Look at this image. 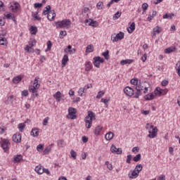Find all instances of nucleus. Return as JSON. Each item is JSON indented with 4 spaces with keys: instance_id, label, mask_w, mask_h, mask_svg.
I'll return each instance as SVG.
<instances>
[{
    "instance_id": "nucleus-1",
    "label": "nucleus",
    "mask_w": 180,
    "mask_h": 180,
    "mask_svg": "<svg viewBox=\"0 0 180 180\" xmlns=\"http://www.w3.org/2000/svg\"><path fill=\"white\" fill-rule=\"evenodd\" d=\"M56 29H70L71 27V20L64 19L60 21L55 22Z\"/></svg>"
},
{
    "instance_id": "nucleus-2",
    "label": "nucleus",
    "mask_w": 180,
    "mask_h": 180,
    "mask_svg": "<svg viewBox=\"0 0 180 180\" xmlns=\"http://www.w3.org/2000/svg\"><path fill=\"white\" fill-rule=\"evenodd\" d=\"M143 170V165L141 164L137 165L131 174H129L130 179H136L140 175V172Z\"/></svg>"
},
{
    "instance_id": "nucleus-3",
    "label": "nucleus",
    "mask_w": 180,
    "mask_h": 180,
    "mask_svg": "<svg viewBox=\"0 0 180 180\" xmlns=\"http://www.w3.org/2000/svg\"><path fill=\"white\" fill-rule=\"evenodd\" d=\"M105 63V59L101 56H95L93 58V64L96 68H101V64Z\"/></svg>"
},
{
    "instance_id": "nucleus-4",
    "label": "nucleus",
    "mask_w": 180,
    "mask_h": 180,
    "mask_svg": "<svg viewBox=\"0 0 180 180\" xmlns=\"http://www.w3.org/2000/svg\"><path fill=\"white\" fill-rule=\"evenodd\" d=\"M67 118L71 119V120H75L77 119V109L72 107L69 108Z\"/></svg>"
},
{
    "instance_id": "nucleus-5",
    "label": "nucleus",
    "mask_w": 180,
    "mask_h": 180,
    "mask_svg": "<svg viewBox=\"0 0 180 180\" xmlns=\"http://www.w3.org/2000/svg\"><path fill=\"white\" fill-rule=\"evenodd\" d=\"M135 89H136V92L134 95V98H135L136 99H139V98H140V96H141V91H143L144 89V86H143L140 84H136L135 86Z\"/></svg>"
},
{
    "instance_id": "nucleus-6",
    "label": "nucleus",
    "mask_w": 180,
    "mask_h": 180,
    "mask_svg": "<svg viewBox=\"0 0 180 180\" xmlns=\"http://www.w3.org/2000/svg\"><path fill=\"white\" fill-rule=\"evenodd\" d=\"M0 144L4 153H8V151H9V140L4 139L1 140Z\"/></svg>"
},
{
    "instance_id": "nucleus-7",
    "label": "nucleus",
    "mask_w": 180,
    "mask_h": 180,
    "mask_svg": "<svg viewBox=\"0 0 180 180\" xmlns=\"http://www.w3.org/2000/svg\"><path fill=\"white\" fill-rule=\"evenodd\" d=\"M39 79H40V78L39 77H36L34 79L33 85L29 86L28 88L39 89V88H40V82H39Z\"/></svg>"
},
{
    "instance_id": "nucleus-8",
    "label": "nucleus",
    "mask_w": 180,
    "mask_h": 180,
    "mask_svg": "<svg viewBox=\"0 0 180 180\" xmlns=\"http://www.w3.org/2000/svg\"><path fill=\"white\" fill-rule=\"evenodd\" d=\"M124 92L127 96H133L135 95L134 90L130 86H127L124 89Z\"/></svg>"
},
{
    "instance_id": "nucleus-9",
    "label": "nucleus",
    "mask_w": 180,
    "mask_h": 180,
    "mask_svg": "<svg viewBox=\"0 0 180 180\" xmlns=\"http://www.w3.org/2000/svg\"><path fill=\"white\" fill-rule=\"evenodd\" d=\"M148 133L149 134L148 135V137H149V139H155V137H157V133H158L157 127L153 128L152 131H148Z\"/></svg>"
},
{
    "instance_id": "nucleus-10",
    "label": "nucleus",
    "mask_w": 180,
    "mask_h": 180,
    "mask_svg": "<svg viewBox=\"0 0 180 180\" xmlns=\"http://www.w3.org/2000/svg\"><path fill=\"white\" fill-rule=\"evenodd\" d=\"M84 23L86 25V23H89V26H91L92 27H98V22L95 21L91 18L86 19L84 21Z\"/></svg>"
},
{
    "instance_id": "nucleus-11",
    "label": "nucleus",
    "mask_w": 180,
    "mask_h": 180,
    "mask_svg": "<svg viewBox=\"0 0 180 180\" xmlns=\"http://www.w3.org/2000/svg\"><path fill=\"white\" fill-rule=\"evenodd\" d=\"M110 151L113 154H118V155H120L122 154V153H123V150H122V148H117L115 145L111 146Z\"/></svg>"
},
{
    "instance_id": "nucleus-12",
    "label": "nucleus",
    "mask_w": 180,
    "mask_h": 180,
    "mask_svg": "<svg viewBox=\"0 0 180 180\" xmlns=\"http://www.w3.org/2000/svg\"><path fill=\"white\" fill-rule=\"evenodd\" d=\"M13 141L14 143H20L22 141V134L20 133H16L13 136Z\"/></svg>"
},
{
    "instance_id": "nucleus-13",
    "label": "nucleus",
    "mask_w": 180,
    "mask_h": 180,
    "mask_svg": "<svg viewBox=\"0 0 180 180\" xmlns=\"http://www.w3.org/2000/svg\"><path fill=\"white\" fill-rule=\"evenodd\" d=\"M22 160H23V156L20 154V155H15L13 156L12 161H13V162H14V164H18V163L20 162V161H22Z\"/></svg>"
},
{
    "instance_id": "nucleus-14",
    "label": "nucleus",
    "mask_w": 180,
    "mask_h": 180,
    "mask_svg": "<svg viewBox=\"0 0 180 180\" xmlns=\"http://www.w3.org/2000/svg\"><path fill=\"white\" fill-rule=\"evenodd\" d=\"M153 35L152 37H155L157 34H160V32H162V29L159 26H156L153 29Z\"/></svg>"
},
{
    "instance_id": "nucleus-15",
    "label": "nucleus",
    "mask_w": 180,
    "mask_h": 180,
    "mask_svg": "<svg viewBox=\"0 0 180 180\" xmlns=\"http://www.w3.org/2000/svg\"><path fill=\"white\" fill-rule=\"evenodd\" d=\"M64 51L68 54H75V49H72V46L69 45L67 48L64 49Z\"/></svg>"
},
{
    "instance_id": "nucleus-16",
    "label": "nucleus",
    "mask_w": 180,
    "mask_h": 180,
    "mask_svg": "<svg viewBox=\"0 0 180 180\" xmlns=\"http://www.w3.org/2000/svg\"><path fill=\"white\" fill-rule=\"evenodd\" d=\"M11 8H12L11 9L13 12L16 13H18V11H19V8H20V4H19V3L15 1L13 4V5L11 6Z\"/></svg>"
},
{
    "instance_id": "nucleus-17",
    "label": "nucleus",
    "mask_w": 180,
    "mask_h": 180,
    "mask_svg": "<svg viewBox=\"0 0 180 180\" xmlns=\"http://www.w3.org/2000/svg\"><path fill=\"white\" fill-rule=\"evenodd\" d=\"M145 101H153L154 98H155V94H154V92L149 93L144 96Z\"/></svg>"
},
{
    "instance_id": "nucleus-18",
    "label": "nucleus",
    "mask_w": 180,
    "mask_h": 180,
    "mask_svg": "<svg viewBox=\"0 0 180 180\" xmlns=\"http://www.w3.org/2000/svg\"><path fill=\"white\" fill-rule=\"evenodd\" d=\"M127 30L128 33H129V34H131V33H133V32L136 30V23H131V25H129V28L127 29Z\"/></svg>"
},
{
    "instance_id": "nucleus-19",
    "label": "nucleus",
    "mask_w": 180,
    "mask_h": 180,
    "mask_svg": "<svg viewBox=\"0 0 180 180\" xmlns=\"http://www.w3.org/2000/svg\"><path fill=\"white\" fill-rule=\"evenodd\" d=\"M174 51H176V47L175 46H170L165 49V54H169L171 53H174Z\"/></svg>"
},
{
    "instance_id": "nucleus-20",
    "label": "nucleus",
    "mask_w": 180,
    "mask_h": 180,
    "mask_svg": "<svg viewBox=\"0 0 180 180\" xmlns=\"http://www.w3.org/2000/svg\"><path fill=\"white\" fill-rule=\"evenodd\" d=\"M53 98H55L56 102H61V98H63V96H61V92L57 91L55 94H53Z\"/></svg>"
},
{
    "instance_id": "nucleus-21",
    "label": "nucleus",
    "mask_w": 180,
    "mask_h": 180,
    "mask_svg": "<svg viewBox=\"0 0 180 180\" xmlns=\"http://www.w3.org/2000/svg\"><path fill=\"white\" fill-rule=\"evenodd\" d=\"M155 96H161L162 95V89L159 86L156 87L153 91Z\"/></svg>"
},
{
    "instance_id": "nucleus-22",
    "label": "nucleus",
    "mask_w": 180,
    "mask_h": 180,
    "mask_svg": "<svg viewBox=\"0 0 180 180\" xmlns=\"http://www.w3.org/2000/svg\"><path fill=\"white\" fill-rule=\"evenodd\" d=\"M94 68V66L92 65V63L91 61H87L85 63V71H91Z\"/></svg>"
},
{
    "instance_id": "nucleus-23",
    "label": "nucleus",
    "mask_w": 180,
    "mask_h": 180,
    "mask_svg": "<svg viewBox=\"0 0 180 180\" xmlns=\"http://www.w3.org/2000/svg\"><path fill=\"white\" fill-rule=\"evenodd\" d=\"M103 129V127L101 125L97 126L94 131V133L96 136H99V134H101V131H102V129Z\"/></svg>"
},
{
    "instance_id": "nucleus-24",
    "label": "nucleus",
    "mask_w": 180,
    "mask_h": 180,
    "mask_svg": "<svg viewBox=\"0 0 180 180\" xmlns=\"http://www.w3.org/2000/svg\"><path fill=\"white\" fill-rule=\"evenodd\" d=\"M28 91L29 92H31V94H32V96H34L35 98H37L39 96L37 89H32L30 87H28Z\"/></svg>"
},
{
    "instance_id": "nucleus-25",
    "label": "nucleus",
    "mask_w": 180,
    "mask_h": 180,
    "mask_svg": "<svg viewBox=\"0 0 180 180\" xmlns=\"http://www.w3.org/2000/svg\"><path fill=\"white\" fill-rule=\"evenodd\" d=\"M113 136H115L113 132L109 131L108 133H107L105 135V140H107V141H110V140H112V139H113Z\"/></svg>"
},
{
    "instance_id": "nucleus-26",
    "label": "nucleus",
    "mask_w": 180,
    "mask_h": 180,
    "mask_svg": "<svg viewBox=\"0 0 180 180\" xmlns=\"http://www.w3.org/2000/svg\"><path fill=\"white\" fill-rule=\"evenodd\" d=\"M22 76L21 75H18L16 77H14L13 78V82L15 84L18 85V84H19V82H20L22 81Z\"/></svg>"
},
{
    "instance_id": "nucleus-27",
    "label": "nucleus",
    "mask_w": 180,
    "mask_h": 180,
    "mask_svg": "<svg viewBox=\"0 0 180 180\" xmlns=\"http://www.w3.org/2000/svg\"><path fill=\"white\" fill-rule=\"evenodd\" d=\"M53 147V143H51V145H49L43 151V155H47V154H49V153H50L51 151V148Z\"/></svg>"
},
{
    "instance_id": "nucleus-28",
    "label": "nucleus",
    "mask_w": 180,
    "mask_h": 180,
    "mask_svg": "<svg viewBox=\"0 0 180 180\" xmlns=\"http://www.w3.org/2000/svg\"><path fill=\"white\" fill-rule=\"evenodd\" d=\"M69 60L70 59L68 58V55H64L62 59V67H65V65H67V63H68Z\"/></svg>"
},
{
    "instance_id": "nucleus-29",
    "label": "nucleus",
    "mask_w": 180,
    "mask_h": 180,
    "mask_svg": "<svg viewBox=\"0 0 180 180\" xmlns=\"http://www.w3.org/2000/svg\"><path fill=\"white\" fill-rule=\"evenodd\" d=\"M51 13H52V17L51 15H50V13L47 14V19L48 20H49L50 22H53V20H54V19H56V11H53V12Z\"/></svg>"
},
{
    "instance_id": "nucleus-30",
    "label": "nucleus",
    "mask_w": 180,
    "mask_h": 180,
    "mask_svg": "<svg viewBox=\"0 0 180 180\" xmlns=\"http://www.w3.org/2000/svg\"><path fill=\"white\" fill-rule=\"evenodd\" d=\"M29 31L30 32L31 34H37V27L34 26V25H32L30 28H29Z\"/></svg>"
},
{
    "instance_id": "nucleus-31",
    "label": "nucleus",
    "mask_w": 180,
    "mask_h": 180,
    "mask_svg": "<svg viewBox=\"0 0 180 180\" xmlns=\"http://www.w3.org/2000/svg\"><path fill=\"white\" fill-rule=\"evenodd\" d=\"M134 61L133 59L122 60L120 61L121 65H126V64H131Z\"/></svg>"
},
{
    "instance_id": "nucleus-32",
    "label": "nucleus",
    "mask_w": 180,
    "mask_h": 180,
    "mask_svg": "<svg viewBox=\"0 0 180 180\" xmlns=\"http://www.w3.org/2000/svg\"><path fill=\"white\" fill-rule=\"evenodd\" d=\"M0 45L8 46V40H6V38L0 36Z\"/></svg>"
},
{
    "instance_id": "nucleus-33",
    "label": "nucleus",
    "mask_w": 180,
    "mask_h": 180,
    "mask_svg": "<svg viewBox=\"0 0 180 180\" xmlns=\"http://www.w3.org/2000/svg\"><path fill=\"white\" fill-rule=\"evenodd\" d=\"M51 10V6L50 5H48L45 7V10L43 11L42 15H49L50 13V11Z\"/></svg>"
},
{
    "instance_id": "nucleus-34",
    "label": "nucleus",
    "mask_w": 180,
    "mask_h": 180,
    "mask_svg": "<svg viewBox=\"0 0 180 180\" xmlns=\"http://www.w3.org/2000/svg\"><path fill=\"white\" fill-rule=\"evenodd\" d=\"M157 15V11H153L152 14H149L148 16V22H151L154 18H155Z\"/></svg>"
},
{
    "instance_id": "nucleus-35",
    "label": "nucleus",
    "mask_w": 180,
    "mask_h": 180,
    "mask_svg": "<svg viewBox=\"0 0 180 180\" xmlns=\"http://www.w3.org/2000/svg\"><path fill=\"white\" fill-rule=\"evenodd\" d=\"M86 117H89L91 120H95V119H96L94 112L92 111H88V116Z\"/></svg>"
},
{
    "instance_id": "nucleus-36",
    "label": "nucleus",
    "mask_w": 180,
    "mask_h": 180,
    "mask_svg": "<svg viewBox=\"0 0 180 180\" xmlns=\"http://www.w3.org/2000/svg\"><path fill=\"white\" fill-rule=\"evenodd\" d=\"M174 16H175V14H174L173 13H166L165 15H164L162 16V18L163 19H172V18H174Z\"/></svg>"
},
{
    "instance_id": "nucleus-37",
    "label": "nucleus",
    "mask_w": 180,
    "mask_h": 180,
    "mask_svg": "<svg viewBox=\"0 0 180 180\" xmlns=\"http://www.w3.org/2000/svg\"><path fill=\"white\" fill-rule=\"evenodd\" d=\"M31 136L33 137L39 136V129H34L31 131Z\"/></svg>"
},
{
    "instance_id": "nucleus-38",
    "label": "nucleus",
    "mask_w": 180,
    "mask_h": 180,
    "mask_svg": "<svg viewBox=\"0 0 180 180\" xmlns=\"http://www.w3.org/2000/svg\"><path fill=\"white\" fill-rule=\"evenodd\" d=\"M44 168V167H43L41 166H37L35 167V171H36V172H37V174H39L41 175V174H43Z\"/></svg>"
},
{
    "instance_id": "nucleus-39",
    "label": "nucleus",
    "mask_w": 180,
    "mask_h": 180,
    "mask_svg": "<svg viewBox=\"0 0 180 180\" xmlns=\"http://www.w3.org/2000/svg\"><path fill=\"white\" fill-rule=\"evenodd\" d=\"M116 36L118 40H123V39H124V32H120L118 34H116Z\"/></svg>"
},
{
    "instance_id": "nucleus-40",
    "label": "nucleus",
    "mask_w": 180,
    "mask_h": 180,
    "mask_svg": "<svg viewBox=\"0 0 180 180\" xmlns=\"http://www.w3.org/2000/svg\"><path fill=\"white\" fill-rule=\"evenodd\" d=\"M94 46L92 44L88 45L86 48V53H93Z\"/></svg>"
},
{
    "instance_id": "nucleus-41",
    "label": "nucleus",
    "mask_w": 180,
    "mask_h": 180,
    "mask_svg": "<svg viewBox=\"0 0 180 180\" xmlns=\"http://www.w3.org/2000/svg\"><path fill=\"white\" fill-rule=\"evenodd\" d=\"M105 165H106L108 169H109L110 171H112V169H113V165L109 161H105Z\"/></svg>"
},
{
    "instance_id": "nucleus-42",
    "label": "nucleus",
    "mask_w": 180,
    "mask_h": 180,
    "mask_svg": "<svg viewBox=\"0 0 180 180\" xmlns=\"http://www.w3.org/2000/svg\"><path fill=\"white\" fill-rule=\"evenodd\" d=\"M101 55L104 56L105 60H109V50H106L105 52H103Z\"/></svg>"
},
{
    "instance_id": "nucleus-43",
    "label": "nucleus",
    "mask_w": 180,
    "mask_h": 180,
    "mask_svg": "<svg viewBox=\"0 0 180 180\" xmlns=\"http://www.w3.org/2000/svg\"><path fill=\"white\" fill-rule=\"evenodd\" d=\"M140 160H141V154L140 153L133 158V161H134V162H139Z\"/></svg>"
},
{
    "instance_id": "nucleus-44",
    "label": "nucleus",
    "mask_w": 180,
    "mask_h": 180,
    "mask_svg": "<svg viewBox=\"0 0 180 180\" xmlns=\"http://www.w3.org/2000/svg\"><path fill=\"white\" fill-rule=\"evenodd\" d=\"M25 127H26V124H25V123H20L18 127L19 131L21 132H22L23 130H25Z\"/></svg>"
},
{
    "instance_id": "nucleus-45",
    "label": "nucleus",
    "mask_w": 180,
    "mask_h": 180,
    "mask_svg": "<svg viewBox=\"0 0 180 180\" xmlns=\"http://www.w3.org/2000/svg\"><path fill=\"white\" fill-rule=\"evenodd\" d=\"M110 101V98H101V102H102L103 104H105L106 108H108V103H109Z\"/></svg>"
},
{
    "instance_id": "nucleus-46",
    "label": "nucleus",
    "mask_w": 180,
    "mask_h": 180,
    "mask_svg": "<svg viewBox=\"0 0 180 180\" xmlns=\"http://www.w3.org/2000/svg\"><path fill=\"white\" fill-rule=\"evenodd\" d=\"M122 16V12L117 11L114 15H113V20H117V19H119Z\"/></svg>"
},
{
    "instance_id": "nucleus-47",
    "label": "nucleus",
    "mask_w": 180,
    "mask_h": 180,
    "mask_svg": "<svg viewBox=\"0 0 180 180\" xmlns=\"http://www.w3.org/2000/svg\"><path fill=\"white\" fill-rule=\"evenodd\" d=\"M103 95H105V91H100L98 92L97 96H96V99H101V98H102V96H103Z\"/></svg>"
},
{
    "instance_id": "nucleus-48",
    "label": "nucleus",
    "mask_w": 180,
    "mask_h": 180,
    "mask_svg": "<svg viewBox=\"0 0 180 180\" xmlns=\"http://www.w3.org/2000/svg\"><path fill=\"white\" fill-rule=\"evenodd\" d=\"M44 148V144H39L37 146V151H38L39 153H41V151H43Z\"/></svg>"
},
{
    "instance_id": "nucleus-49",
    "label": "nucleus",
    "mask_w": 180,
    "mask_h": 180,
    "mask_svg": "<svg viewBox=\"0 0 180 180\" xmlns=\"http://www.w3.org/2000/svg\"><path fill=\"white\" fill-rule=\"evenodd\" d=\"M131 85H134L135 86L139 84V79L137 78H133L130 81Z\"/></svg>"
},
{
    "instance_id": "nucleus-50",
    "label": "nucleus",
    "mask_w": 180,
    "mask_h": 180,
    "mask_svg": "<svg viewBox=\"0 0 180 180\" xmlns=\"http://www.w3.org/2000/svg\"><path fill=\"white\" fill-rule=\"evenodd\" d=\"M53 46V44L51 43V41H47V48L45 50L46 52L50 51L51 50V46Z\"/></svg>"
},
{
    "instance_id": "nucleus-51",
    "label": "nucleus",
    "mask_w": 180,
    "mask_h": 180,
    "mask_svg": "<svg viewBox=\"0 0 180 180\" xmlns=\"http://www.w3.org/2000/svg\"><path fill=\"white\" fill-rule=\"evenodd\" d=\"M6 19H13L15 15L12 13H8L7 14H4Z\"/></svg>"
},
{
    "instance_id": "nucleus-52",
    "label": "nucleus",
    "mask_w": 180,
    "mask_h": 180,
    "mask_svg": "<svg viewBox=\"0 0 180 180\" xmlns=\"http://www.w3.org/2000/svg\"><path fill=\"white\" fill-rule=\"evenodd\" d=\"M70 155L72 158H73L74 160H77V152H75V150H71Z\"/></svg>"
},
{
    "instance_id": "nucleus-53",
    "label": "nucleus",
    "mask_w": 180,
    "mask_h": 180,
    "mask_svg": "<svg viewBox=\"0 0 180 180\" xmlns=\"http://www.w3.org/2000/svg\"><path fill=\"white\" fill-rule=\"evenodd\" d=\"M131 158H133V156L131 155H128L127 156V160H126L127 164H131Z\"/></svg>"
},
{
    "instance_id": "nucleus-54",
    "label": "nucleus",
    "mask_w": 180,
    "mask_h": 180,
    "mask_svg": "<svg viewBox=\"0 0 180 180\" xmlns=\"http://www.w3.org/2000/svg\"><path fill=\"white\" fill-rule=\"evenodd\" d=\"M60 39H64V37H65V36H67V31L64 30V31H60Z\"/></svg>"
},
{
    "instance_id": "nucleus-55",
    "label": "nucleus",
    "mask_w": 180,
    "mask_h": 180,
    "mask_svg": "<svg viewBox=\"0 0 180 180\" xmlns=\"http://www.w3.org/2000/svg\"><path fill=\"white\" fill-rule=\"evenodd\" d=\"M28 44H29L28 46H30V48L32 49V47H34V44H36V39H32L28 42Z\"/></svg>"
},
{
    "instance_id": "nucleus-56",
    "label": "nucleus",
    "mask_w": 180,
    "mask_h": 180,
    "mask_svg": "<svg viewBox=\"0 0 180 180\" xmlns=\"http://www.w3.org/2000/svg\"><path fill=\"white\" fill-rule=\"evenodd\" d=\"M142 9H143V12H146V11L148 9V4L147 3H143L142 4Z\"/></svg>"
},
{
    "instance_id": "nucleus-57",
    "label": "nucleus",
    "mask_w": 180,
    "mask_h": 180,
    "mask_svg": "<svg viewBox=\"0 0 180 180\" xmlns=\"http://www.w3.org/2000/svg\"><path fill=\"white\" fill-rule=\"evenodd\" d=\"M146 129L147 130L151 131V129H152V130L154 129V125L150 124V123H147V124H146Z\"/></svg>"
},
{
    "instance_id": "nucleus-58",
    "label": "nucleus",
    "mask_w": 180,
    "mask_h": 180,
    "mask_svg": "<svg viewBox=\"0 0 180 180\" xmlns=\"http://www.w3.org/2000/svg\"><path fill=\"white\" fill-rule=\"evenodd\" d=\"M103 5V2L102 1H99L98 3H97L96 4V8L98 11H101V9H102V6Z\"/></svg>"
},
{
    "instance_id": "nucleus-59",
    "label": "nucleus",
    "mask_w": 180,
    "mask_h": 180,
    "mask_svg": "<svg viewBox=\"0 0 180 180\" xmlns=\"http://www.w3.org/2000/svg\"><path fill=\"white\" fill-rule=\"evenodd\" d=\"M49 120H50V117H46L43 120V126H47V123H49Z\"/></svg>"
},
{
    "instance_id": "nucleus-60",
    "label": "nucleus",
    "mask_w": 180,
    "mask_h": 180,
    "mask_svg": "<svg viewBox=\"0 0 180 180\" xmlns=\"http://www.w3.org/2000/svg\"><path fill=\"white\" fill-rule=\"evenodd\" d=\"M84 93H85V90L84 89V88H80L78 91V94L79 96H82V95H84Z\"/></svg>"
},
{
    "instance_id": "nucleus-61",
    "label": "nucleus",
    "mask_w": 180,
    "mask_h": 180,
    "mask_svg": "<svg viewBox=\"0 0 180 180\" xmlns=\"http://www.w3.org/2000/svg\"><path fill=\"white\" fill-rule=\"evenodd\" d=\"M27 95H29V91H27V90H23L21 92V96H27Z\"/></svg>"
},
{
    "instance_id": "nucleus-62",
    "label": "nucleus",
    "mask_w": 180,
    "mask_h": 180,
    "mask_svg": "<svg viewBox=\"0 0 180 180\" xmlns=\"http://www.w3.org/2000/svg\"><path fill=\"white\" fill-rule=\"evenodd\" d=\"M169 84V82L168 80H162V82H161V86H167V85H168Z\"/></svg>"
},
{
    "instance_id": "nucleus-63",
    "label": "nucleus",
    "mask_w": 180,
    "mask_h": 180,
    "mask_svg": "<svg viewBox=\"0 0 180 180\" xmlns=\"http://www.w3.org/2000/svg\"><path fill=\"white\" fill-rule=\"evenodd\" d=\"M92 120H91V118H89V117H86L84 118V122H85V123H92Z\"/></svg>"
},
{
    "instance_id": "nucleus-64",
    "label": "nucleus",
    "mask_w": 180,
    "mask_h": 180,
    "mask_svg": "<svg viewBox=\"0 0 180 180\" xmlns=\"http://www.w3.org/2000/svg\"><path fill=\"white\" fill-rule=\"evenodd\" d=\"M158 180H165V175L161 174L158 176Z\"/></svg>"
}]
</instances>
